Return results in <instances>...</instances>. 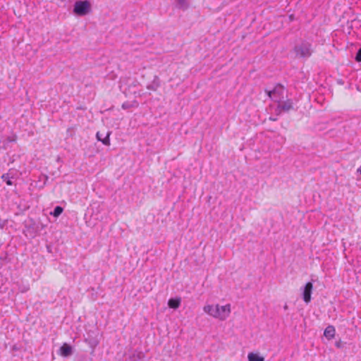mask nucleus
Segmentation results:
<instances>
[{"mask_svg":"<svg viewBox=\"0 0 361 361\" xmlns=\"http://www.w3.org/2000/svg\"><path fill=\"white\" fill-rule=\"evenodd\" d=\"M111 134V131H108L106 135L104 137L103 134L100 132H97L96 134V138L98 141L102 142L104 145L109 146L110 145V135Z\"/></svg>","mask_w":361,"mask_h":361,"instance_id":"9","label":"nucleus"},{"mask_svg":"<svg viewBox=\"0 0 361 361\" xmlns=\"http://www.w3.org/2000/svg\"><path fill=\"white\" fill-rule=\"evenodd\" d=\"M1 178L8 185H12L13 184L9 173H6L2 174Z\"/></svg>","mask_w":361,"mask_h":361,"instance_id":"16","label":"nucleus"},{"mask_svg":"<svg viewBox=\"0 0 361 361\" xmlns=\"http://www.w3.org/2000/svg\"><path fill=\"white\" fill-rule=\"evenodd\" d=\"M272 121H276V119L274 118V117H272V118H271Z\"/></svg>","mask_w":361,"mask_h":361,"instance_id":"27","label":"nucleus"},{"mask_svg":"<svg viewBox=\"0 0 361 361\" xmlns=\"http://www.w3.org/2000/svg\"><path fill=\"white\" fill-rule=\"evenodd\" d=\"M130 361H137V358L133 355L132 357L130 358Z\"/></svg>","mask_w":361,"mask_h":361,"instance_id":"22","label":"nucleus"},{"mask_svg":"<svg viewBox=\"0 0 361 361\" xmlns=\"http://www.w3.org/2000/svg\"><path fill=\"white\" fill-rule=\"evenodd\" d=\"M73 130H74L73 127L68 128L67 129V130H66L67 135H69L70 136H72L73 133H74Z\"/></svg>","mask_w":361,"mask_h":361,"instance_id":"20","label":"nucleus"},{"mask_svg":"<svg viewBox=\"0 0 361 361\" xmlns=\"http://www.w3.org/2000/svg\"><path fill=\"white\" fill-rule=\"evenodd\" d=\"M336 329L332 325H329L324 330V336L328 339L331 340L335 336Z\"/></svg>","mask_w":361,"mask_h":361,"instance_id":"10","label":"nucleus"},{"mask_svg":"<svg viewBox=\"0 0 361 361\" xmlns=\"http://www.w3.org/2000/svg\"><path fill=\"white\" fill-rule=\"evenodd\" d=\"M63 211V209L61 206H56L54 207L53 212H50V214L54 216V217L59 216Z\"/></svg>","mask_w":361,"mask_h":361,"instance_id":"15","label":"nucleus"},{"mask_svg":"<svg viewBox=\"0 0 361 361\" xmlns=\"http://www.w3.org/2000/svg\"><path fill=\"white\" fill-rule=\"evenodd\" d=\"M336 346L338 348H341L342 347V343H341V341H338L336 343Z\"/></svg>","mask_w":361,"mask_h":361,"instance_id":"21","label":"nucleus"},{"mask_svg":"<svg viewBox=\"0 0 361 361\" xmlns=\"http://www.w3.org/2000/svg\"><path fill=\"white\" fill-rule=\"evenodd\" d=\"M176 6L179 9L185 10L188 8V0H175Z\"/></svg>","mask_w":361,"mask_h":361,"instance_id":"13","label":"nucleus"},{"mask_svg":"<svg viewBox=\"0 0 361 361\" xmlns=\"http://www.w3.org/2000/svg\"><path fill=\"white\" fill-rule=\"evenodd\" d=\"M17 140V136L16 135H13L11 136H8L6 139L7 142H15Z\"/></svg>","mask_w":361,"mask_h":361,"instance_id":"17","label":"nucleus"},{"mask_svg":"<svg viewBox=\"0 0 361 361\" xmlns=\"http://www.w3.org/2000/svg\"><path fill=\"white\" fill-rule=\"evenodd\" d=\"M3 148H4V149H6V145H5V144L4 145Z\"/></svg>","mask_w":361,"mask_h":361,"instance_id":"24","label":"nucleus"},{"mask_svg":"<svg viewBox=\"0 0 361 361\" xmlns=\"http://www.w3.org/2000/svg\"><path fill=\"white\" fill-rule=\"evenodd\" d=\"M294 51L297 57L310 58L313 52L312 44L307 41H302L294 47Z\"/></svg>","mask_w":361,"mask_h":361,"instance_id":"3","label":"nucleus"},{"mask_svg":"<svg viewBox=\"0 0 361 361\" xmlns=\"http://www.w3.org/2000/svg\"><path fill=\"white\" fill-rule=\"evenodd\" d=\"M180 302H181L180 298H172L169 300L168 305L170 308L176 310L180 307Z\"/></svg>","mask_w":361,"mask_h":361,"instance_id":"11","label":"nucleus"},{"mask_svg":"<svg viewBox=\"0 0 361 361\" xmlns=\"http://www.w3.org/2000/svg\"><path fill=\"white\" fill-rule=\"evenodd\" d=\"M159 79L157 76H154L152 82L147 86V88L150 90L155 91L159 87Z\"/></svg>","mask_w":361,"mask_h":361,"instance_id":"12","label":"nucleus"},{"mask_svg":"<svg viewBox=\"0 0 361 361\" xmlns=\"http://www.w3.org/2000/svg\"><path fill=\"white\" fill-rule=\"evenodd\" d=\"M284 87L280 83L276 84L271 90H265L267 95L276 102H282L284 98Z\"/></svg>","mask_w":361,"mask_h":361,"instance_id":"5","label":"nucleus"},{"mask_svg":"<svg viewBox=\"0 0 361 361\" xmlns=\"http://www.w3.org/2000/svg\"><path fill=\"white\" fill-rule=\"evenodd\" d=\"M277 111L288 112L291 109H293V102L291 99H287L285 102H278Z\"/></svg>","mask_w":361,"mask_h":361,"instance_id":"7","label":"nucleus"},{"mask_svg":"<svg viewBox=\"0 0 361 361\" xmlns=\"http://www.w3.org/2000/svg\"><path fill=\"white\" fill-rule=\"evenodd\" d=\"M91 4L87 0H80L75 2L73 12L78 16H84L90 13Z\"/></svg>","mask_w":361,"mask_h":361,"instance_id":"4","label":"nucleus"},{"mask_svg":"<svg viewBox=\"0 0 361 361\" xmlns=\"http://www.w3.org/2000/svg\"><path fill=\"white\" fill-rule=\"evenodd\" d=\"M248 361H264V358L257 353H250L247 356Z\"/></svg>","mask_w":361,"mask_h":361,"instance_id":"14","label":"nucleus"},{"mask_svg":"<svg viewBox=\"0 0 361 361\" xmlns=\"http://www.w3.org/2000/svg\"><path fill=\"white\" fill-rule=\"evenodd\" d=\"M85 342L92 349L91 354L93 353L100 342V332L97 327L93 326L86 331Z\"/></svg>","mask_w":361,"mask_h":361,"instance_id":"2","label":"nucleus"},{"mask_svg":"<svg viewBox=\"0 0 361 361\" xmlns=\"http://www.w3.org/2000/svg\"><path fill=\"white\" fill-rule=\"evenodd\" d=\"M272 121H276V119L274 118V117H272V118H271Z\"/></svg>","mask_w":361,"mask_h":361,"instance_id":"26","label":"nucleus"},{"mask_svg":"<svg viewBox=\"0 0 361 361\" xmlns=\"http://www.w3.org/2000/svg\"><path fill=\"white\" fill-rule=\"evenodd\" d=\"M287 308H288V306L286 305L284 306V309H285V310H286Z\"/></svg>","mask_w":361,"mask_h":361,"instance_id":"25","label":"nucleus"},{"mask_svg":"<svg viewBox=\"0 0 361 361\" xmlns=\"http://www.w3.org/2000/svg\"><path fill=\"white\" fill-rule=\"evenodd\" d=\"M357 171L361 174V166L357 169Z\"/></svg>","mask_w":361,"mask_h":361,"instance_id":"23","label":"nucleus"},{"mask_svg":"<svg viewBox=\"0 0 361 361\" xmlns=\"http://www.w3.org/2000/svg\"><path fill=\"white\" fill-rule=\"evenodd\" d=\"M131 107V104L129 103V102H124L123 104H122V108L123 109H128L129 108Z\"/></svg>","mask_w":361,"mask_h":361,"instance_id":"19","label":"nucleus"},{"mask_svg":"<svg viewBox=\"0 0 361 361\" xmlns=\"http://www.w3.org/2000/svg\"><path fill=\"white\" fill-rule=\"evenodd\" d=\"M355 60L357 62H361V47L357 50L355 56Z\"/></svg>","mask_w":361,"mask_h":361,"instance_id":"18","label":"nucleus"},{"mask_svg":"<svg viewBox=\"0 0 361 361\" xmlns=\"http://www.w3.org/2000/svg\"><path fill=\"white\" fill-rule=\"evenodd\" d=\"M313 290V283L312 281H308L305 285L301 288L302 298L306 304H308L311 301V295Z\"/></svg>","mask_w":361,"mask_h":361,"instance_id":"6","label":"nucleus"},{"mask_svg":"<svg viewBox=\"0 0 361 361\" xmlns=\"http://www.w3.org/2000/svg\"><path fill=\"white\" fill-rule=\"evenodd\" d=\"M203 310L204 312L209 315L223 321L225 320L231 313V305L227 304L223 306L219 305H216L215 306L207 305L204 307Z\"/></svg>","mask_w":361,"mask_h":361,"instance_id":"1","label":"nucleus"},{"mask_svg":"<svg viewBox=\"0 0 361 361\" xmlns=\"http://www.w3.org/2000/svg\"><path fill=\"white\" fill-rule=\"evenodd\" d=\"M59 351L60 355L65 357L71 356L73 353V347L66 343L61 346Z\"/></svg>","mask_w":361,"mask_h":361,"instance_id":"8","label":"nucleus"}]
</instances>
